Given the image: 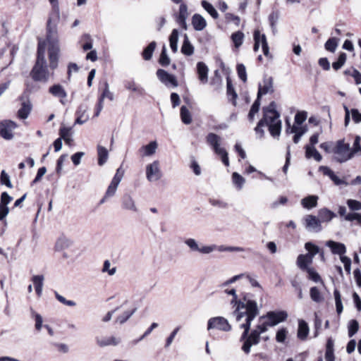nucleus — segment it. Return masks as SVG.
I'll use <instances>...</instances> for the list:
<instances>
[{
  "label": "nucleus",
  "instance_id": "57",
  "mask_svg": "<svg viewBox=\"0 0 361 361\" xmlns=\"http://www.w3.org/2000/svg\"><path fill=\"white\" fill-rule=\"evenodd\" d=\"M105 98H108L111 101L114 100V94L110 92L109 84L107 82H104V89L99 99L104 102V99Z\"/></svg>",
  "mask_w": 361,
  "mask_h": 361
},
{
  "label": "nucleus",
  "instance_id": "58",
  "mask_svg": "<svg viewBox=\"0 0 361 361\" xmlns=\"http://www.w3.org/2000/svg\"><path fill=\"white\" fill-rule=\"evenodd\" d=\"M307 113L305 111H298L295 116V123L296 126H301L307 119Z\"/></svg>",
  "mask_w": 361,
  "mask_h": 361
},
{
  "label": "nucleus",
  "instance_id": "35",
  "mask_svg": "<svg viewBox=\"0 0 361 361\" xmlns=\"http://www.w3.org/2000/svg\"><path fill=\"white\" fill-rule=\"evenodd\" d=\"M335 216L334 212L326 208L320 209L318 213V219L321 221V223L330 221Z\"/></svg>",
  "mask_w": 361,
  "mask_h": 361
},
{
  "label": "nucleus",
  "instance_id": "2",
  "mask_svg": "<svg viewBox=\"0 0 361 361\" xmlns=\"http://www.w3.org/2000/svg\"><path fill=\"white\" fill-rule=\"evenodd\" d=\"M52 5L54 12L50 15L47 23V41L49 44V67L55 69L58 66L59 44L57 24L60 14L58 0H49Z\"/></svg>",
  "mask_w": 361,
  "mask_h": 361
},
{
  "label": "nucleus",
  "instance_id": "20",
  "mask_svg": "<svg viewBox=\"0 0 361 361\" xmlns=\"http://www.w3.org/2000/svg\"><path fill=\"white\" fill-rule=\"evenodd\" d=\"M192 25L196 31H202L207 26V21L200 14L195 13L192 17Z\"/></svg>",
  "mask_w": 361,
  "mask_h": 361
},
{
  "label": "nucleus",
  "instance_id": "40",
  "mask_svg": "<svg viewBox=\"0 0 361 361\" xmlns=\"http://www.w3.org/2000/svg\"><path fill=\"white\" fill-rule=\"evenodd\" d=\"M305 248L308 251V253L306 255L312 259L317 254L319 253L320 251L319 247L311 242L306 243L305 244Z\"/></svg>",
  "mask_w": 361,
  "mask_h": 361
},
{
  "label": "nucleus",
  "instance_id": "8",
  "mask_svg": "<svg viewBox=\"0 0 361 361\" xmlns=\"http://www.w3.org/2000/svg\"><path fill=\"white\" fill-rule=\"evenodd\" d=\"M185 245L192 252H198L203 255H208L215 251V247L212 245L200 246L197 241L192 238H186L184 240Z\"/></svg>",
  "mask_w": 361,
  "mask_h": 361
},
{
  "label": "nucleus",
  "instance_id": "18",
  "mask_svg": "<svg viewBox=\"0 0 361 361\" xmlns=\"http://www.w3.org/2000/svg\"><path fill=\"white\" fill-rule=\"evenodd\" d=\"M207 142L209 145L216 154L221 152L224 148L220 147L221 137L213 133H209L206 137Z\"/></svg>",
  "mask_w": 361,
  "mask_h": 361
},
{
  "label": "nucleus",
  "instance_id": "32",
  "mask_svg": "<svg viewBox=\"0 0 361 361\" xmlns=\"http://www.w3.org/2000/svg\"><path fill=\"white\" fill-rule=\"evenodd\" d=\"M86 108L84 106H80L76 111L77 118L75 121V124H83L89 118L88 116L85 114Z\"/></svg>",
  "mask_w": 361,
  "mask_h": 361
},
{
  "label": "nucleus",
  "instance_id": "48",
  "mask_svg": "<svg viewBox=\"0 0 361 361\" xmlns=\"http://www.w3.org/2000/svg\"><path fill=\"white\" fill-rule=\"evenodd\" d=\"M338 44V39L336 37L329 38L324 44V48L330 52H335Z\"/></svg>",
  "mask_w": 361,
  "mask_h": 361
},
{
  "label": "nucleus",
  "instance_id": "45",
  "mask_svg": "<svg viewBox=\"0 0 361 361\" xmlns=\"http://www.w3.org/2000/svg\"><path fill=\"white\" fill-rule=\"evenodd\" d=\"M157 44L155 42H152L149 45L143 50L142 56L145 60L148 61L152 59V54L156 48Z\"/></svg>",
  "mask_w": 361,
  "mask_h": 361
},
{
  "label": "nucleus",
  "instance_id": "39",
  "mask_svg": "<svg viewBox=\"0 0 361 361\" xmlns=\"http://www.w3.org/2000/svg\"><path fill=\"white\" fill-rule=\"evenodd\" d=\"M310 296L312 301L319 303L324 300V297L317 287H312L310 290Z\"/></svg>",
  "mask_w": 361,
  "mask_h": 361
},
{
  "label": "nucleus",
  "instance_id": "3",
  "mask_svg": "<svg viewBox=\"0 0 361 361\" xmlns=\"http://www.w3.org/2000/svg\"><path fill=\"white\" fill-rule=\"evenodd\" d=\"M228 295H232L230 301L231 305L233 308V316L235 321H240L243 314H248V319H252L256 314L257 301L252 299V295L250 293H243L240 298H238L236 290L234 288L229 290Z\"/></svg>",
  "mask_w": 361,
  "mask_h": 361
},
{
  "label": "nucleus",
  "instance_id": "60",
  "mask_svg": "<svg viewBox=\"0 0 361 361\" xmlns=\"http://www.w3.org/2000/svg\"><path fill=\"white\" fill-rule=\"evenodd\" d=\"M238 75L244 82L247 81V73L245 66L240 63L237 65Z\"/></svg>",
  "mask_w": 361,
  "mask_h": 361
},
{
  "label": "nucleus",
  "instance_id": "25",
  "mask_svg": "<svg viewBox=\"0 0 361 361\" xmlns=\"http://www.w3.org/2000/svg\"><path fill=\"white\" fill-rule=\"evenodd\" d=\"M318 199L319 197L317 195H309L302 199L301 204L304 208L311 209L317 207Z\"/></svg>",
  "mask_w": 361,
  "mask_h": 361
},
{
  "label": "nucleus",
  "instance_id": "42",
  "mask_svg": "<svg viewBox=\"0 0 361 361\" xmlns=\"http://www.w3.org/2000/svg\"><path fill=\"white\" fill-rule=\"evenodd\" d=\"M212 246H214L215 250H218L219 252H244L245 248L242 247H236V246H225V245H216L213 244Z\"/></svg>",
  "mask_w": 361,
  "mask_h": 361
},
{
  "label": "nucleus",
  "instance_id": "28",
  "mask_svg": "<svg viewBox=\"0 0 361 361\" xmlns=\"http://www.w3.org/2000/svg\"><path fill=\"white\" fill-rule=\"evenodd\" d=\"M305 157L307 159L313 157L317 161H321L322 159V155L314 147H311L309 145H305Z\"/></svg>",
  "mask_w": 361,
  "mask_h": 361
},
{
  "label": "nucleus",
  "instance_id": "34",
  "mask_svg": "<svg viewBox=\"0 0 361 361\" xmlns=\"http://www.w3.org/2000/svg\"><path fill=\"white\" fill-rule=\"evenodd\" d=\"M97 154H98V164L99 166L104 165L108 159L109 152L108 150L101 145L97 146Z\"/></svg>",
  "mask_w": 361,
  "mask_h": 361
},
{
  "label": "nucleus",
  "instance_id": "21",
  "mask_svg": "<svg viewBox=\"0 0 361 361\" xmlns=\"http://www.w3.org/2000/svg\"><path fill=\"white\" fill-rule=\"evenodd\" d=\"M158 145L156 141H152L148 145L142 146L139 152L142 157H149L155 154Z\"/></svg>",
  "mask_w": 361,
  "mask_h": 361
},
{
  "label": "nucleus",
  "instance_id": "52",
  "mask_svg": "<svg viewBox=\"0 0 361 361\" xmlns=\"http://www.w3.org/2000/svg\"><path fill=\"white\" fill-rule=\"evenodd\" d=\"M170 61H171L170 58L169 57V56L167 55V53H166V46H163L162 50H161V52L160 54V57L159 59V63L162 66H167L169 65Z\"/></svg>",
  "mask_w": 361,
  "mask_h": 361
},
{
  "label": "nucleus",
  "instance_id": "27",
  "mask_svg": "<svg viewBox=\"0 0 361 361\" xmlns=\"http://www.w3.org/2000/svg\"><path fill=\"white\" fill-rule=\"evenodd\" d=\"M309 334V326L306 322L304 320H299L298 337L300 340H305Z\"/></svg>",
  "mask_w": 361,
  "mask_h": 361
},
{
  "label": "nucleus",
  "instance_id": "26",
  "mask_svg": "<svg viewBox=\"0 0 361 361\" xmlns=\"http://www.w3.org/2000/svg\"><path fill=\"white\" fill-rule=\"evenodd\" d=\"M73 242L69 238L65 236H61L58 238L55 244L56 251H62L65 249L70 247L72 245Z\"/></svg>",
  "mask_w": 361,
  "mask_h": 361
},
{
  "label": "nucleus",
  "instance_id": "11",
  "mask_svg": "<svg viewBox=\"0 0 361 361\" xmlns=\"http://www.w3.org/2000/svg\"><path fill=\"white\" fill-rule=\"evenodd\" d=\"M305 228L310 232L318 233L322 230L321 221L314 215L307 214L303 218Z\"/></svg>",
  "mask_w": 361,
  "mask_h": 361
},
{
  "label": "nucleus",
  "instance_id": "63",
  "mask_svg": "<svg viewBox=\"0 0 361 361\" xmlns=\"http://www.w3.org/2000/svg\"><path fill=\"white\" fill-rule=\"evenodd\" d=\"M0 181L1 184L6 185L8 188H13L9 176L4 170L1 173Z\"/></svg>",
  "mask_w": 361,
  "mask_h": 361
},
{
  "label": "nucleus",
  "instance_id": "6",
  "mask_svg": "<svg viewBox=\"0 0 361 361\" xmlns=\"http://www.w3.org/2000/svg\"><path fill=\"white\" fill-rule=\"evenodd\" d=\"M334 154V159L338 163H344L353 159L350 154V144L345 142L344 139L338 140L331 149Z\"/></svg>",
  "mask_w": 361,
  "mask_h": 361
},
{
  "label": "nucleus",
  "instance_id": "7",
  "mask_svg": "<svg viewBox=\"0 0 361 361\" xmlns=\"http://www.w3.org/2000/svg\"><path fill=\"white\" fill-rule=\"evenodd\" d=\"M214 329L227 332L231 330V326L226 318L223 317H215L210 318L207 322L208 331Z\"/></svg>",
  "mask_w": 361,
  "mask_h": 361
},
{
  "label": "nucleus",
  "instance_id": "36",
  "mask_svg": "<svg viewBox=\"0 0 361 361\" xmlns=\"http://www.w3.org/2000/svg\"><path fill=\"white\" fill-rule=\"evenodd\" d=\"M125 87L127 90L137 92L138 94L142 96L145 94V90L142 87L136 85L133 80H127L125 82Z\"/></svg>",
  "mask_w": 361,
  "mask_h": 361
},
{
  "label": "nucleus",
  "instance_id": "37",
  "mask_svg": "<svg viewBox=\"0 0 361 361\" xmlns=\"http://www.w3.org/2000/svg\"><path fill=\"white\" fill-rule=\"evenodd\" d=\"M178 30L173 29L169 36L170 47L173 53L178 51Z\"/></svg>",
  "mask_w": 361,
  "mask_h": 361
},
{
  "label": "nucleus",
  "instance_id": "9",
  "mask_svg": "<svg viewBox=\"0 0 361 361\" xmlns=\"http://www.w3.org/2000/svg\"><path fill=\"white\" fill-rule=\"evenodd\" d=\"M288 317V314L285 311H270L268 312L265 315L259 317V320L267 319L269 322L270 324L274 326L285 321Z\"/></svg>",
  "mask_w": 361,
  "mask_h": 361
},
{
  "label": "nucleus",
  "instance_id": "1",
  "mask_svg": "<svg viewBox=\"0 0 361 361\" xmlns=\"http://www.w3.org/2000/svg\"><path fill=\"white\" fill-rule=\"evenodd\" d=\"M257 310L256 314H255L252 319H248V314H245L243 315V318L240 321H236L239 324V328L243 329V332L240 338V341L243 342L241 348L245 354H249L251 347L259 343L260 335L266 332L269 326H272L267 319L263 322H261L262 320H259V323L249 333L252 322L259 314V308L257 305Z\"/></svg>",
  "mask_w": 361,
  "mask_h": 361
},
{
  "label": "nucleus",
  "instance_id": "46",
  "mask_svg": "<svg viewBox=\"0 0 361 361\" xmlns=\"http://www.w3.org/2000/svg\"><path fill=\"white\" fill-rule=\"evenodd\" d=\"M260 99L261 98L258 97V95L257 96L256 100L252 104L251 109L250 110V112L248 114V119L250 121H252L254 120L255 115L259 111V106H260Z\"/></svg>",
  "mask_w": 361,
  "mask_h": 361
},
{
  "label": "nucleus",
  "instance_id": "54",
  "mask_svg": "<svg viewBox=\"0 0 361 361\" xmlns=\"http://www.w3.org/2000/svg\"><path fill=\"white\" fill-rule=\"evenodd\" d=\"M136 311V308L131 310H128L123 312V314L116 318V322L122 324H124Z\"/></svg>",
  "mask_w": 361,
  "mask_h": 361
},
{
  "label": "nucleus",
  "instance_id": "56",
  "mask_svg": "<svg viewBox=\"0 0 361 361\" xmlns=\"http://www.w3.org/2000/svg\"><path fill=\"white\" fill-rule=\"evenodd\" d=\"M346 54L345 53H341L338 60L333 63L332 67L334 70L338 71L340 69L345 63L346 61Z\"/></svg>",
  "mask_w": 361,
  "mask_h": 361
},
{
  "label": "nucleus",
  "instance_id": "15",
  "mask_svg": "<svg viewBox=\"0 0 361 361\" xmlns=\"http://www.w3.org/2000/svg\"><path fill=\"white\" fill-rule=\"evenodd\" d=\"M121 208L134 213H137L139 211L135 200L128 193L124 194L121 198Z\"/></svg>",
  "mask_w": 361,
  "mask_h": 361
},
{
  "label": "nucleus",
  "instance_id": "50",
  "mask_svg": "<svg viewBox=\"0 0 361 361\" xmlns=\"http://www.w3.org/2000/svg\"><path fill=\"white\" fill-rule=\"evenodd\" d=\"M244 39V34L241 31H238L231 35V39L236 48L240 47Z\"/></svg>",
  "mask_w": 361,
  "mask_h": 361
},
{
  "label": "nucleus",
  "instance_id": "13",
  "mask_svg": "<svg viewBox=\"0 0 361 361\" xmlns=\"http://www.w3.org/2000/svg\"><path fill=\"white\" fill-rule=\"evenodd\" d=\"M157 76L158 79L167 87L172 86L176 87L178 85L176 76L169 74L163 69L157 70Z\"/></svg>",
  "mask_w": 361,
  "mask_h": 361
},
{
  "label": "nucleus",
  "instance_id": "38",
  "mask_svg": "<svg viewBox=\"0 0 361 361\" xmlns=\"http://www.w3.org/2000/svg\"><path fill=\"white\" fill-rule=\"evenodd\" d=\"M43 281L44 276L42 275H36L32 277V282L38 296H40L42 292Z\"/></svg>",
  "mask_w": 361,
  "mask_h": 361
},
{
  "label": "nucleus",
  "instance_id": "33",
  "mask_svg": "<svg viewBox=\"0 0 361 361\" xmlns=\"http://www.w3.org/2000/svg\"><path fill=\"white\" fill-rule=\"evenodd\" d=\"M360 141L361 137L360 135H356L354 139L353 147L350 148V154L353 158L355 156H361Z\"/></svg>",
  "mask_w": 361,
  "mask_h": 361
},
{
  "label": "nucleus",
  "instance_id": "24",
  "mask_svg": "<svg viewBox=\"0 0 361 361\" xmlns=\"http://www.w3.org/2000/svg\"><path fill=\"white\" fill-rule=\"evenodd\" d=\"M197 71L199 79L202 83L205 84L208 81V68L203 62H198L197 64Z\"/></svg>",
  "mask_w": 361,
  "mask_h": 361
},
{
  "label": "nucleus",
  "instance_id": "10",
  "mask_svg": "<svg viewBox=\"0 0 361 361\" xmlns=\"http://www.w3.org/2000/svg\"><path fill=\"white\" fill-rule=\"evenodd\" d=\"M161 176L159 161L158 160H155L152 163L147 165L146 178L149 181H157L161 178Z\"/></svg>",
  "mask_w": 361,
  "mask_h": 361
},
{
  "label": "nucleus",
  "instance_id": "41",
  "mask_svg": "<svg viewBox=\"0 0 361 361\" xmlns=\"http://www.w3.org/2000/svg\"><path fill=\"white\" fill-rule=\"evenodd\" d=\"M202 6L214 19L218 18L219 14L215 8L208 1L203 0L201 2Z\"/></svg>",
  "mask_w": 361,
  "mask_h": 361
},
{
  "label": "nucleus",
  "instance_id": "30",
  "mask_svg": "<svg viewBox=\"0 0 361 361\" xmlns=\"http://www.w3.org/2000/svg\"><path fill=\"white\" fill-rule=\"evenodd\" d=\"M71 135V128L61 127L59 130L60 138L64 140L66 145H71L73 142Z\"/></svg>",
  "mask_w": 361,
  "mask_h": 361
},
{
  "label": "nucleus",
  "instance_id": "51",
  "mask_svg": "<svg viewBox=\"0 0 361 361\" xmlns=\"http://www.w3.org/2000/svg\"><path fill=\"white\" fill-rule=\"evenodd\" d=\"M334 295L335 298L336 312L338 314H340L343 312V307L341 302V297L339 290L335 289L334 291Z\"/></svg>",
  "mask_w": 361,
  "mask_h": 361
},
{
  "label": "nucleus",
  "instance_id": "23",
  "mask_svg": "<svg viewBox=\"0 0 361 361\" xmlns=\"http://www.w3.org/2000/svg\"><path fill=\"white\" fill-rule=\"evenodd\" d=\"M97 343L100 347H105L108 345H117L121 340L118 338H116L114 336L109 337H103V338H97L96 339Z\"/></svg>",
  "mask_w": 361,
  "mask_h": 361
},
{
  "label": "nucleus",
  "instance_id": "61",
  "mask_svg": "<svg viewBox=\"0 0 361 361\" xmlns=\"http://www.w3.org/2000/svg\"><path fill=\"white\" fill-rule=\"evenodd\" d=\"M118 186V184L111 181V183L108 186L107 190L105 192V197H113L116 194Z\"/></svg>",
  "mask_w": 361,
  "mask_h": 361
},
{
  "label": "nucleus",
  "instance_id": "5",
  "mask_svg": "<svg viewBox=\"0 0 361 361\" xmlns=\"http://www.w3.org/2000/svg\"><path fill=\"white\" fill-rule=\"evenodd\" d=\"M45 54V42L39 41L37 47V58L32 71L31 75L34 80L47 82L49 78L46 61Z\"/></svg>",
  "mask_w": 361,
  "mask_h": 361
},
{
  "label": "nucleus",
  "instance_id": "22",
  "mask_svg": "<svg viewBox=\"0 0 361 361\" xmlns=\"http://www.w3.org/2000/svg\"><path fill=\"white\" fill-rule=\"evenodd\" d=\"M32 110V104L29 100L23 101L21 107L18 109L17 115L20 119H25L28 117Z\"/></svg>",
  "mask_w": 361,
  "mask_h": 361
},
{
  "label": "nucleus",
  "instance_id": "31",
  "mask_svg": "<svg viewBox=\"0 0 361 361\" xmlns=\"http://www.w3.org/2000/svg\"><path fill=\"white\" fill-rule=\"evenodd\" d=\"M312 262V259L307 255H299L297 258V264L302 270L306 271L310 268L307 265Z\"/></svg>",
  "mask_w": 361,
  "mask_h": 361
},
{
  "label": "nucleus",
  "instance_id": "44",
  "mask_svg": "<svg viewBox=\"0 0 361 361\" xmlns=\"http://www.w3.org/2000/svg\"><path fill=\"white\" fill-rule=\"evenodd\" d=\"M306 271L308 274L307 279L309 280H311L315 283H324L320 275L316 271V270L314 268L310 267L307 269Z\"/></svg>",
  "mask_w": 361,
  "mask_h": 361
},
{
  "label": "nucleus",
  "instance_id": "59",
  "mask_svg": "<svg viewBox=\"0 0 361 361\" xmlns=\"http://www.w3.org/2000/svg\"><path fill=\"white\" fill-rule=\"evenodd\" d=\"M262 35L259 30H257L254 32V47L253 50L255 52H257L259 50V45H262Z\"/></svg>",
  "mask_w": 361,
  "mask_h": 361
},
{
  "label": "nucleus",
  "instance_id": "47",
  "mask_svg": "<svg viewBox=\"0 0 361 361\" xmlns=\"http://www.w3.org/2000/svg\"><path fill=\"white\" fill-rule=\"evenodd\" d=\"M232 181L238 190H241L245 182V178L237 172L232 174Z\"/></svg>",
  "mask_w": 361,
  "mask_h": 361
},
{
  "label": "nucleus",
  "instance_id": "4",
  "mask_svg": "<svg viewBox=\"0 0 361 361\" xmlns=\"http://www.w3.org/2000/svg\"><path fill=\"white\" fill-rule=\"evenodd\" d=\"M263 114V118L258 122L255 131L262 138L264 134L263 127L268 126L271 136L279 137L281 131V121L280 114L276 111V102H271L268 106L264 107Z\"/></svg>",
  "mask_w": 361,
  "mask_h": 361
},
{
  "label": "nucleus",
  "instance_id": "43",
  "mask_svg": "<svg viewBox=\"0 0 361 361\" xmlns=\"http://www.w3.org/2000/svg\"><path fill=\"white\" fill-rule=\"evenodd\" d=\"M180 114L181 121L183 123H185L186 125L191 123V122H192L191 114L189 111V110L187 109L186 106H181Z\"/></svg>",
  "mask_w": 361,
  "mask_h": 361
},
{
  "label": "nucleus",
  "instance_id": "14",
  "mask_svg": "<svg viewBox=\"0 0 361 361\" xmlns=\"http://www.w3.org/2000/svg\"><path fill=\"white\" fill-rule=\"evenodd\" d=\"M274 88V79L271 76H264L263 78V84H259L257 95L261 98L262 95L268 93H273Z\"/></svg>",
  "mask_w": 361,
  "mask_h": 361
},
{
  "label": "nucleus",
  "instance_id": "62",
  "mask_svg": "<svg viewBox=\"0 0 361 361\" xmlns=\"http://www.w3.org/2000/svg\"><path fill=\"white\" fill-rule=\"evenodd\" d=\"M288 331L286 328L278 330L276 335V340L279 343H283L286 338Z\"/></svg>",
  "mask_w": 361,
  "mask_h": 361
},
{
  "label": "nucleus",
  "instance_id": "17",
  "mask_svg": "<svg viewBox=\"0 0 361 361\" xmlns=\"http://www.w3.org/2000/svg\"><path fill=\"white\" fill-rule=\"evenodd\" d=\"M188 17V6L185 3H182L179 6V10L178 14L176 16V20L184 30H187L186 20Z\"/></svg>",
  "mask_w": 361,
  "mask_h": 361
},
{
  "label": "nucleus",
  "instance_id": "55",
  "mask_svg": "<svg viewBox=\"0 0 361 361\" xmlns=\"http://www.w3.org/2000/svg\"><path fill=\"white\" fill-rule=\"evenodd\" d=\"M359 329V324L357 320L352 319L348 324V336L353 337Z\"/></svg>",
  "mask_w": 361,
  "mask_h": 361
},
{
  "label": "nucleus",
  "instance_id": "19",
  "mask_svg": "<svg viewBox=\"0 0 361 361\" xmlns=\"http://www.w3.org/2000/svg\"><path fill=\"white\" fill-rule=\"evenodd\" d=\"M326 245L331 248L333 254L344 256L343 255L346 252V247L341 243L329 240L326 243Z\"/></svg>",
  "mask_w": 361,
  "mask_h": 361
},
{
  "label": "nucleus",
  "instance_id": "64",
  "mask_svg": "<svg viewBox=\"0 0 361 361\" xmlns=\"http://www.w3.org/2000/svg\"><path fill=\"white\" fill-rule=\"evenodd\" d=\"M345 220L348 221H356L357 224L361 226V214L358 213H349L348 215H345Z\"/></svg>",
  "mask_w": 361,
  "mask_h": 361
},
{
  "label": "nucleus",
  "instance_id": "12",
  "mask_svg": "<svg viewBox=\"0 0 361 361\" xmlns=\"http://www.w3.org/2000/svg\"><path fill=\"white\" fill-rule=\"evenodd\" d=\"M18 125L13 121L5 120L0 123V135L5 140H11L13 137V130Z\"/></svg>",
  "mask_w": 361,
  "mask_h": 361
},
{
  "label": "nucleus",
  "instance_id": "16",
  "mask_svg": "<svg viewBox=\"0 0 361 361\" xmlns=\"http://www.w3.org/2000/svg\"><path fill=\"white\" fill-rule=\"evenodd\" d=\"M49 93L53 97L59 98L62 104H65L64 99L67 97V92L60 84H54L49 87Z\"/></svg>",
  "mask_w": 361,
  "mask_h": 361
},
{
  "label": "nucleus",
  "instance_id": "49",
  "mask_svg": "<svg viewBox=\"0 0 361 361\" xmlns=\"http://www.w3.org/2000/svg\"><path fill=\"white\" fill-rule=\"evenodd\" d=\"M227 94L228 97H231V99L233 102V104L234 106H236L235 100L237 99L238 95L234 90V87H233L231 80L228 78H227Z\"/></svg>",
  "mask_w": 361,
  "mask_h": 361
},
{
  "label": "nucleus",
  "instance_id": "53",
  "mask_svg": "<svg viewBox=\"0 0 361 361\" xmlns=\"http://www.w3.org/2000/svg\"><path fill=\"white\" fill-rule=\"evenodd\" d=\"M288 128L286 129V132H298L301 136H302L304 134H305L307 131V126H300L293 125L292 127L290 126V123L288 122Z\"/></svg>",
  "mask_w": 361,
  "mask_h": 361
},
{
  "label": "nucleus",
  "instance_id": "29",
  "mask_svg": "<svg viewBox=\"0 0 361 361\" xmlns=\"http://www.w3.org/2000/svg\"><path fill=\"white\" fill-rule=\"evenodd\" d=\"M181 52L185 56H191L194 53V47L190 43L187 35H185L183 44L181 47Z\"/></svg>",
  "mask_w": 361,
  "mask_h": 361
}]
</instances>
